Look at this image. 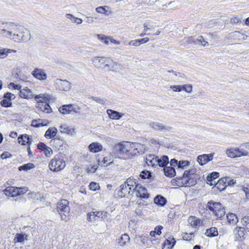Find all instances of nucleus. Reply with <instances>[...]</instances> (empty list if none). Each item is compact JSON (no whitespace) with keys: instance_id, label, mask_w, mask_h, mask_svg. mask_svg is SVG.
Listing matches in <instances>:
<instances>
[{"instance_id":"nucleus-1","label":"nucleus","mask_w":249,"mask_h":249,"mask_svg":"<svg viewBox=\"0 0 249 249\" xmlns=\"http://www.w3.org/2000/svg\"><path fill=\"white\" fill-rule=\"evenodd\" d=\"M144 160L148 166L156 167L159 165L163 168V171H176V169L184 170L190 164V161L187 160H178L172 159L169 161L168 157L166 155L159 158L155 155L149 154L146 155Z\"/></svg>"},{"instance_id":"nucleus-2","label":"nucleus","mask_w":249,"mask_h":249,"mask_svg":"<svg viewBox=\"0 0 249 249\" xmlns=\"http://www.w3.org/2000/svg\"><path fill=\"white\" fill-rule=\"evenodd\" d=\"M27 33L26 28L14 22H2L0 24V34L9 38L13 36L15 41L25 40V34Z\"/></svg>"},{"instance_id":"nucleus-3","label":"nucleus","mask_w":249,"mask_h":249,"mask_svg":"<svg viewBox=\"0 0 249 249\" xmlns=\"http://www.w3.org/2000/svg\"><path fill=\"white\" fill-rule=\"evenodd\" d=\"M145 146L139 143L125 142L115 144L113 149L114 156H126V158H130L137 154L144 153Z\"/></svg>"},{"instance_id":"nucleus-4","label":"nucleus","mask_w":249,"mask_h":249,"mask_svg":"<svg viewBox=\"0 0 249 249\" xmlns=\"http://www.w3.org/2000/svg\"><path fill=\"white\" fill-rule=\"evenodd\" d=\"M69 202L66 199L61 200L58 203L57 209L59 212L61 219L67 221L70 217V208L69 206Z\"/></svg>"},{"instance_id":"nucleus-5","label":"nucleus","mask_w":249,"mask_h":249,"mask_svg":"<svg viewBox=\"0 0 249 249\" xmlns=\"http://www.w3.org/2000/svg\"><path fill=\"white\" fill-rule=\"evenodd\" d=\"M66 166L65 162L61 159L54 158L51 160L49 167L52 171H60Z\"/></svg>"},{"instance_id":"nucleus-6","label":"nucleus","mask_w":249,"mask_h":249,"mask_svg":"<svg viewBox=\"0 0 249 249\" xmlns=\"http://www.w3.org/2000/svg\"><path fill=\"white\" fill-rule=\"evenodd\" d=\"M226 154L228 157L232 158L240 157L241 156H248L249 153L246 150H241L239 148H231L226 150Z\"/></svg>"},{"instance_id":"nucleus-7","label":"nucleus","mask_w":249,"mask_h":249,"mask_svg":"<svg viewBox=\"0 0 249 249\" xmlns=\"http://www.w3.org/2000/svg\"><path fill=\"white\" fill-rule=\"evenodd\" d=\"M133 192H135L136 196L138 197L147 199L149 197L147 189L140 184H137L134 188H133Z\"/></svg>"},{"instance_id":"nucleus-8","label":"nucleus","mask_w":249,"mask_h":249,"mask_svg":"<svg viewBox=\"0 0 249 249\" xmlns=\"http://www.w3.org/2000/svg\"><path fill=\"white\" fill-rule=\"evenodd\" d=\"M55 85L56 89L61 91H68L71 89V83L66 80L57 79Z\"/></svg>"},{"instance_id":"nucleus-9","label":"nucleus","mask_w":249,"mask_h":249,"mask_svg":"<svg viewBox=\"0 0 249 249\" xmlns=\"http://www.w3.org/2000/svg\"><path fill=\"white\" fill-rule=\"evenodd\" d=\"M149 125L154 129L158 131L170 132L172 129L171 126L165 125L159 122H151L150 123Z\"/></svg>"},{"instance_id":"nucleus-10","label":"nucleus","mask_w":249,"mask_h":249,"mask_svg":"<svg viewBox=\"0 0 249 249\" xmlns=\"http://www.w3.org/2000/svg\"><path fill=\"white\" fill-rule=\"evenodd\" d=\"M213 154H203L197 158V161L201 165H203L213 159Z\"/></svg>"},{"instance_id":"nucleus-11","label":"nucleus","mask_w":249,"mask_h":249,"mask_svg":"<svg viewBox=\"0 0 249 249\" xmlns=\"http://www.w3.org/2000/svg\"><path fill=\"white\" fill-rule=\"evenodd\" d=\"M190 172H183L182 176H179L176 178V180L177 182L178 186L187 185L189 183V173Z\"/></svg>"},{"instance_id":"nucleus-12","label":"nucleus","mask_w":249,"mask_h":249,"mask_svg":"<svg viewBox=\"0 0 249 249\" xmlns=\"http://www.w3.org/2000/svg\"><path fill=\"white\" fill-rule=\"evenodd\" d=\"M35 78L39 80H45L47 78V74L44 71L41 69L36 68L32 72Z\"/></svg>"},{"instance_id":"nucleus-13","label":"nucleus","mask_w":249,"mask_h":249,"mask_svg":"<svg viewBox=\"0 0 249 249\" xmlns=\"http://www.w3.org/2000/svg\"><path fill=\"white\" fill-rule=\"evenodd\" d=\"M107 113L110 119L112 120H119L124 115V113L119 112L110 109H108L107 110Z\"/></svg>"},{"instance_id":"nucleus-14","label":"nucleus","mask_w":249,"mask_h":249,"mask_svg":"<svg viewBox=\"0 0 249 249\" xmlns=\"http://www.w3.org/2000/svg\"><path fill=\"white\" fill-rule=\"evenodd\" d=\"M18 187L9 186L6 187L3 190V193L7 196L14 197L18 196Z\"/></svg>"},{"instance_id":"nucleus-15","label":"nucleus","mask_w":249,"mask_h":249,"mask_svg":"<svg viewBox=\"0 0 249 249\" xmlns=\"http://www.w3.org/2000/svg\"><path fill=\"white\" fill-rule=\"evenodd\" d=\"M51 98V96L46 93L39 94L35 97V100L38 104L39 103L48 102L50 101Z\"/></svg>"},{"instance_id":"nucleus-16","label":"nucleus","mask_w":249,"mask_h":249,"mask_svg":"<svg viewBox=\"0 0 249 249\" xmlns=\"http://www.w3.org/2000/svg\"><path fill=\"white\" fill-rule=\"evenodd\" d=\"M219 177L218 172H211L207 178V183L211 186L215 185L216 182L215 180Z\"/></svg>"},{"instance_id":"nucleus-17","label":"nucleus","mask_w":249,"mask_h":249,"mask_svg":"<svg viewBox=\"0 0 249 249\" xmlns=\"http://www.w3.org/2000/svg\"><path fill=\"white\" fill-rule=\"evenodd\" d=\"M101 214V211L90 212L88 213L87 220L90 222L95 221L100 218Z\"/></svg>"},{"instance_id":"nucleus-18","label":"nucleus","mask_w":249,"mask_h":249,"mask_svg":"<svg viewBox=\"0 0 249 249\" xmlns=\"http://www.w3.org/2000/svg\"><path fill=\"white\" fill-rule=\"evenodd\" d=\"M130 192H133V188L128 186L125 183L121 185L120 194H119L121 197H124L126 195L129 194Z\"/></svg>"},{"instance_id":"nucleus-19","label":"nucleus","mask_w":249,"mask_h":249,"mask_svg":"<svg viewBox=\"0 0 249 249\" xmlns=\"http://www.w3.org/2000/svg\"><path fill=\"white\" fill-rule=\"evenodd\" d=\"M89 150L92 153H97L102 150V145L98 142H92L89 146Z\"/></svg>"},{"instance_id":"nucleus-20","label":"nucleus","mask_w":249,"mask_h":249,"mask_svg":"<svg viewBox=\"0 0 249 249\" xmlns=\"http://www.w3.org/2000/svg\"><path fill=\"white\" fill-rule=\"evenodd\" d=\"M49 102L38 104V109L46 113H49L52 111V109L49 105Z\"/></svg>"},{"instance_id":"nucleus-21","label":"nucleus","mask_w":249,"mask_h":249,"mask_svg":"<svg viewBox=\"0 0 249 249\" xmlns=\"http://www.w3.org/2000/svg\"><path fill=\"white\" fill-rule=\"evenodd\" d=\"M207 207L209 209L213 212H215L218 209L222 207V205L220 203L214 202L213 201H210L207 203Z\"/></svg>"},{"instance_id":"nucleus-22","label":"nucleus","mask_w":249,"mask_h":249,"mask_svg":"<svg viewBox=\"0 0 249 249\" xmlns=\"http://www.w3.org/2000/svg\"><path fill=\"white\" fill-rule=\"evenodd\" d=\"M19 95L20 97L25 99H30L33 97L31 91L27 88L20 89Z\"/></svg>"},{"instance_id":"nucleus-23","label":"nucleus","mask_w":249,"mask_h":249,"mask_svg":"<svg viewBox=\"0 0 249 249\" xmlns=\"http://www.w3.org/2000/svg\"><path fill=\"white\" fill-rule=\"evenodd\" d=\"M188 223L193 227L197 228L201 225L200 219L195 216H190L188 220Z\"/></svg>"},{"instance_id":"nucleus-24","label":"nucleus","mask_w":249,"mask_h":249,"mask_svg":"<svg viewBox=\"0 0 249 249\" xmlns=\"http://www.w3.org/2000/svg\"><path fill=\"white\" fill-rule=\"evenodd\" d=\"M109 69H110V71H117L122 70L124 69V66L122 64L116 62H114L111 59V63H110Z\"/></svg>"},{"instance_id":"nucleus-25","label":"nucleus","mask_w":249,"mask_h":249,"mask_svg":"<svg viewBox=\"0 0 249 249\" xmlns=\"http://www.w3.org/2000/svg\"><path fill=\"white\" fill-rule=\"evenodd\" d=\"M104 57L96 56L91 59L94 66L97 68L102 69Z\"/></svg>"},{"instance_id":"nucleus-26","label":"nucleus","mask_w":249,"mask_h":249,"mask_svg":"<svg viewBox=\"0 0 249 249\" xmlns=\"http://www.w3.org/2000/svg\"><path fill=\"white\" fill-rule=\"evenodd\" d=\"M57 132V130L55 127H50L46 131L44 136L47 139H51L56 135Z\"/></svg>"},{"instance_id":"nucleus-27","label":"nucleus","mask_w":249,"mask_h":249,"mask_svg":"<svg viewBox=\"0 0 249 249\" xmlns=\"http://www.w3.org/2000/svg\"><path fill=\"white\" fill-rule=\"evenodd\" d=\"M143 31L147 32L154 29L155 27V23L151 20H146L143 24Z\"/></svg>"},{"instance_id":"nucleus-28","label":"nucleus","mask_w":249,"mask_h":249,"mask_svg":"<svg viewBox=\"0 0 249 249\" xmlns=\"http://www.w3.org/2000/svg\"><path fill=\"white\" fill-rule=\"evenodd\" d=\"M235 238L239 239L241 237H243L245 234V231L244 228L241 227H237L234 230Z\"/></svg>"},{"instance_id":"nucleus-29","label":"nucleus","mask_w":249,"mask_h":249,"mask_svg":"<svg viewBox=\"0 0 249 249\" xmlns=\"http://www.w3.org/2000/svg\"><path fill=\"white\" fill-rule=\"evenodd\" d=\"M154 203L158 205L164 206L167 202L166 199L160 195H157L154 198Z\"/></svg>"},{"instance_id":"nucleus-30","label":"nucleus","mask_w":249,"mask_h":249,"mask_svg":"<svg viewBox=\"0 0 249 249\" xmlns=\"http://www.w3.org/2000/svg\"><path fill=\"white\" fill-rule=\"evenodd\" d=\"M72 107V105H64L59 108V111L62 114H70L71 113V108Z\"/></svg>"},{"instance_id":"nucleus-31","label":"nucleus","mask_w":249,"mask_h":249,"mask_svg":"<svg viewBox=\"0 0 249 249\" xmlns=\"http://www.w3.org/2000/svg\"><path fill=\"white\" fill-rule=\"evenodd\" d=\"M30 140V138L27 134L21 135L18 138V142L22 145H25L26 143H31Z\"/></svg>"},{"instance_id":"nucleus-32","label":"nucleus","mask_w":249,"mask_h":249,"mask_svg":"<svg viewBox=\"0 0 249 249\" xmlns=\"http://www.w3.org/2000/svg\"><path fill=\"white\" fill-rule=\"evenodd\" d=\"M227 218L228 222L231 225H235L238 221L237 216L233 213L228 214Z\"/></svg>"},{"instance_id":"nucleus-33","label":"nucleus","mask_w":249,"mask_h":249,"mask_svg":"<svg viewBox=\"0 0 249 249\" xmlns=\"http://www.w3.org/2000/svg\"><path fill=\"white\" fill-rule=\"evenodd\" d=\"M24 240H28V234L24 233H18L15 235L14 240L18 243H22Z\"/></svg>"},{"instance_id":"nucleus-34","label":"nucleus","mask_w":249,"mask_h":249,"mask_svg":"<svg viewBox=\"0 0 249 249\" xmlns=\"http://www.w3.org/2000/svg\"><path fill=\"white\" fill-rule=\"evenodd\" d=\"M111 63V59L109 57H104L102 69L105 71H110V65Z\"/></svg>"},{"instance_id":"nucleus-35","label":"nucleus","mask_w":249,"mask_h":249,"mask_svg":"<svg viewBox=\"0 0 249 249\" xmlns=\"http://www.w3.org/2000/svg\"><path fill=\"white\" fill-rule=\"evenodd\" d=\"M206 235L209 237H214L218 235L217 230L215 227H212L206 230Z\"/></svg>"},{"instance_id":"nucleus-36","label":"nucleus","mask_w":249,"mask_h":249,"mask_svg":"<svg viewBox=\"0 0 249 249\" xmlns=\"http://www.w3.org/2000/svg\"><path fill=\"white\" fill-rule=\"evenodd\" d=\"M66 17L67 18L71 19L72 22L75 23L77 24H80L82 23V19L81 18L75 17L72 14H67Z\"/></svg>"},{"instance_id":"nucleus-37","label":"nucleus","mask_w":249,"mask_h":249,"mask_svg":"<svg viewBox=\"0 0 249 249\" xmlns=\"http://www.w3.org/2000/svg\"><path fill=\"white\" fill-rule=\"evenodd\" d=\"M208 39L212 43V45H214L218 43V39H219V36L216 34H209L208 35Z\"/></svg>"},{"instance_id":"nucleus-38","label":"nucleus","mask_w":249,"mask_h":249,"mask_svg":"<svg viewBox=\"0 0 249 249\" xmlns=\"http://www.w3.org/2000/svg\"><path fill=\"white\" fill-rule=\"evenodd\" d=\"M129 240L130 238L128 235L125 233L121 237L119 243L121 246H123L128 243Z\"/></svg>"},{"instance_id":"nucleus-39","label":"nucleus","mask_w":249,"mask_h":249,"mask_svg":"<svg viewBox=\"0 0 249 249\" xmlns=\"http://www.w3.org/2000/svg\"><path fill=\"white\" fill-rule=\"evenodd\" d=\"M35 165L32 163H28L24 164L18 167V170L21 171L22 170L27 171L35 168Z\"/></svg>"},{"instance_id":"nucleus-40","label":"nucleus","mask_w":249,"mask_h":249,"mask_svg":"<svg viewBox=\"0 0 249 249\" xmlns=\"http://www.w3.org/2000/svg\"><path fill=\"white\" fill-rule=\"evenodd\" d=\"M59 130L61 133H66L67 134L72 133L74 131V129L70 128L66 125H61Z\"/></svg>"},{"instance_id":"nucleus-41","label":"nucleus","mask_w":249,"mask_h":249,"mask_svg":"<svg viewBox=\"0 0 249 249\" xmlns=\"http://www.w3.org/2000/svg\"><path fill=\"white\" fill-rule=\"evenodd\" d=\"M108 6H99L96 8L95 10L97 13L104 14L105 15H108L107 10L108 9Z\"/></svg>"},{"instance_id":"nucleus-42","label":"nucleus","mask_w":249,"mask_h":249,"mask_svg":"<svg viewBox=\"0 0 249 249\" xmlns=\"http://www.w3.org/2000/svg\"><path fill=\"white\" fill-rule=\"evenodd\" d=\"M101 215H100V218L106 222H110L111 221V215L106 212H101Z\"/></svg>"},{"instance_id":"nucleus-43","label":"nucleus","mask_w":249,"mask_h":249,"mask_svg":"<svg viewBox=\"0 0 249 249\" xmlns=\"http://www.w3.org/2000/svg\"><path fill=\"white\" fill-rule=\"evenodd\" d=\"M96 36L99 40L102 41L106 45H108L109 44L110 38L108 37L99 34H97Z\"/></svg>"},{"instance_id":"nucleus-44","label":"nucleus","mask_w":249,"mask_h":249,"mask_svg":"<svg viewBox=\"0 0 249 249\" xmlns=\"http://www.w3.org/2000/svg\"><path fill=\"white\" fill-rule=\"evenodd\" d=\"M43 120L41 119L37 120H33L32 122L31 125L32 126L35 127H39L40 126H44V124H43Z\"/></svg>"},{"instance_id":"nucleus-45","label":"nucleus","mask_w":249,"mask_h":249,"mask_svg":"<svg viewBox=\"0 0 249 249\" xmlns=\"http://www.w3.org/2000/svg\"><path fill=\"white\" fill-rule=\"evenodd\" d=\"M192 86L190 84L180 85L181 91L184 90L188 93H190L192 91Z\"/></svg>"},{"instance_id":"nucleus-46","label":"nucleus","mask_w":249,"mask_h":249,"mask_svg":"<svg viewBox=\"0 0 249 249\" xmlns=\"http://www.w3.org/2000/svg\"><path fill=\"white\" fill-rule=\"evenodd\" d=\"M197 44L201 45L203 46H206L208 44V42L205 41L203 37L201 36L197 38Z\"/></svg>"},{"instance_id":"nucleus-47","label":"nucleus","mask_w":249,"mask_h":249,"mask_svg":"<svg viewBox=\"0 0 249 249\" xmlns=\"http://www.w3.org/2000/svg\"><path fill=\"white\" fill-rule=\"evenodd\" d=\"M215 216L218 218H221L225 213V210L223 208L218 209L214 213Z\"/></svg>"},{"instance_id":"nucleus-48","label":"nucleus","mask_w":249,"mask_h":249,"mask_svg":"<svg viewBox=\"0 0 249 249\" xmlns=\"http://www.w3.org/2000/svg\"><path fill=\"white\" fill-rule=\"evenodd\" d=\"M143 208V204L139 203L135 210V213L139 216L142 215V210Z\"/></svg>"},{"instance_id":"nucleus-49","label":"nucleus","mask_w":249,"mask_h":249,"mask_svg":"<svg viewBox=\"0 0 249 249\" xmlns=\"http://www.w3.org/2000/svg\"><path fill=\"white\" fill-rule=\"evenodd\" d=\"M0 105L5 107H11L12 106V103L11 101L4 99L1 100L0 102Z\"/></svg>"},{"instance_id":"nucleus-50","label":"nucleus","mask_w":249,"mask_h":249,"mask_svg":"<svg viewBox=\"0 0 249 249\" xmlns=\"http://www.w3.org/2000/svg\"><path fill=\"white\" fill-rule=\"evenodd\" d=\"M124 183H125L128 186L130 187L131 188H134L135 186L137 185L136 181L130 178L127 179Z\"/></svg>"},{"instance_id":"nucleus-51","label":"nucleus","mask_w":249,"mask_h":249,"mask_svg":"<svg viewBox=\"0 0 249 249\" xmlns=\"http://www.w3.org/2000/svg\"><path fill=\"white\" fill-rule=\"evenodd\" d=\"M89 189L92 191H96L100 188L98 183L95 182H91L89 185Z\"/></svg>"},{"instance_id":"nucleus-52","label":"nucleus","mask_w":249,"mask_h":249,"mask_svg":"<svg viewBox=\"0 0 249 249\" xmlns=\"http://www.w3.org/2000/svg\"><path fill=\"white\" fill-rule=\"evenodd\" d=\"M241 222L243 225L245 226L248 230H249V216L244 217L242 219Z\"/></svg>"},{"instance_id":"nucleus-53","label":"nucleus","mask_w":249,"mask_h":249,"mask_svg":"<svg viewBox=\"0 0 249 249\" xmlns=\"http://www.w3.org/2000/svg\"><path fill=\"white\" fill-rule=\"evenodd\" d=\"M225 181H224V184H226L227 186H233L235 183V181H234L232 179H231L229 177H226V179H224Z\"/></svg>"},{"instance_id":"nucleus-54","label":"nucleus","mask_w":249,"mask_h":249,"mask_svg":"<svg viewBox=\"0 0 249 249\" xmlns=\"http://www.w3.org/2000/svg\"><path fill=\"white\" fill-rule=\"evenodd\" d=\"M151 172H141L140 174V177L142 179H149L152 177Z\"/></svg>"},{"instance_id":"nucleus-55","label":"nucleus","mask_w":249,"mask_h":249,"mask_svg":"<svg viewBox=\"0 0 249 249\" xmlns=\"http://www.w3.org/2000/svg\"><path fill=\"white\" fill-rule=\"evenodd\" d=\"M15 95L11 92H7L4 94L3 98L11 101V100L15 98Z\"/></svg>"},{"instance_id":"nucleus-56","label":"nucleus","mask_w":249,"mask_h":249,"mask_svg":"<svg viewBox=\"0 0 249 249\" xmlns=\"http://www.w3.org/2000/svg\"><path fill=\"white\" fill-rule=\"evenodd\" d=\"M9 50L3 49L0 50V58H4L6 57L7 53H9Z\"/></svg>"},{"instance_id":"nucleus-57","label":"nucleus","mask_w":249,"mask_h":249,"mask_svg":"<svg viewBox=\"0 0 249 249\" xmlns=\"http://www.w3.org/2000/svg\"><path fill=\"white\" fill-rule=\"evenodd\" d=\"M71 114L74 115L80 112V107L78 106H74L72 105V107L71 108Z\"/></svg>"},{"instance_id":"nucleus-58","label":"nucleus","mask_w":249,"mask_h":249,"mask_svg":"<svg viewBox=\"0 0 249 249\" xmlns=\"http://www.w3.org/2000/svg\"><path fill=\"white\" fill-rule=\"evenodd\" d=\"M226 179V178H223L221 179H219L218 181H216V184L214 186H217V187L218 188H219L220 185H222L223 186H227V185L226 184H224V181H225V179Z\"/></svg>"},{"instance_id":"nucleus-59","label":"nucleus","mask_w":249,"mask_h":249,"mask_svg":"<svg viewBox=\"0 0 249 249\" xmlns=\"http://www.w3.org/2000/svg\"><path fill=\"white\" fill-rule=\"evenodd\" d=\"M110 158L108 160L107 157H104L103 160L104 162V166H107L112 162V158L110 156Z\"/></svg>"},{"instance_id":"nucleus-60","label":"nucleus","mask_w":249,"mask_h":249,"mask_svg":"<svg viewBox=\"0 0 249 249\" xmlns=\"http://www.w3.org/2000/svg\"><path fill=\"white\" fill-rule=\"evenodd\" d=\"M18 196L23 195L27 192L28 190L27 187H18Z\"/></svg>"},{"instance_id":"nucleus-61","label":"nucleus","mask_w":249,"mask_h":249,"mask_svg":"<svg viewBox=\"0 0 249 249\" xmlns=\"http://www.w3.org/2000/svg\"><path fill=\"white\" fill-rule=\"evenodd\" d=\"M242 18L234 17L231 19V22L232 24L239 23L241 22Z\"/></svg>"},{"instance_id":"nucleus-62","label":"nucleus","mask_w":249,"mask_h":249,"mask_svg":"<svg viewBox=\"0 0 249 249\" xmlns=\"http://www.w3.org/2000/svg\"><path fill=\"white\" fill-rule=\"evenodd\" d=\"M46 157L50 156L53 153V150L49 147L47 146L45 150L43 151Z\"/></svg>"},{"instance_id":"nucleus-63","label":"nucleus","mask_w":249,"mask_h":249,"mask_svg":"<svg viewBox=\"0 0 249 249\" xmlns=\"http://www.w3.org/2000/svg\"><path fill=\"white\" fill-rule=\"evenodd\" d=\"M91 99L102 105H104L106 103V101L101 98L92 96L91 97Z\"/></svg>"},{"instance_id":"nucleus-64","label":"nucleus","mask_w":249,"mask_h":249,"mask_svg":"<svg viewBox=\"0 0 249 249\" xmlns=\"http://www.w3.org/2000/svg\"><path fill=\"white\" fill-rule=\"evenodd\" d=\"M129 45H131L135 47H137L140 45V41L139 39H136L134 40H131L128 43Z\"/></svg>"}]
</instances>
